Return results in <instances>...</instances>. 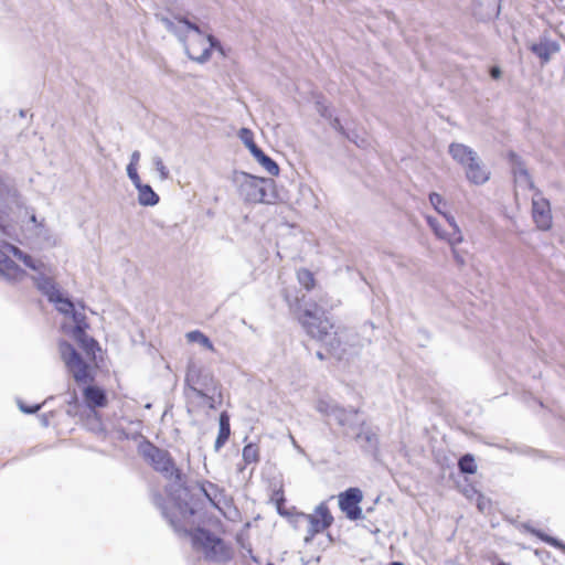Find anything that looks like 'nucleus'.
Wrapping results in <instances>:
<instances>
[{"label":"nucleus","mask_w":565,"mask_h":565,"mask_svg":"<svg viewBox=\"0 0 565 565\" xmlns=\"http://www.w3.org/2000/svg\"><path fill=\"white\" fill-rule=\"evenodd\" d=\"M324 312L319 309H306L301 319V323L307 333L318 341L322 342L329 353L337 360L347 359L348 355L355 353L352 350L355 343H349V329H334V324L329 318L323 317Z\"/></svg>","instance_id":"nucleus-1"},{"label":"nucleus","mask_w":565,"mask_h":565,"mask_svg":"<svg viewBox=\"0 0 565 565\" xmlns=\"http://www.w3.org/2000/svg\"><path fill=\"white\" fill-rule=\"evenodd\" d=\"M238 196L245 203H273L276 200L275 182L269 178L256 177L250 173L234 170L231 177Z\"/></svg>","instance_id":"nucleus-2"},{"label":"nucleus","mask_w":565,"mask_h":565,"mask_svg":"<svg viewBox=\"0 0 565 565\" xmlns=\"http://www.w3.org/2000/svg\"><path fill=\"white\" fill-rule=\"evenodd\" d=\"M58 352L65 367L77 384H87L94 381L90 365L84 361L73 344L66 340H61Z\"/></svg>","instance_id":"nucleus-3"},{"label":"nucleus","mask_w":565,"mask_h":565,"mask_svg":"<svg viewBox=\"0 0 565 565\" xmlns=\"http://www.w3.org/2000/svg\"><path fill=\"white\" fill-rule=\"evenodd\" d=\"M138 452L156 471L163 473L166 477L174 476L177 480H181V471L175 468L168 450L161 449L145 439L139 444Z\"/></svg>","instance_id":"nucleus-4"},{"label":"nucleus","mask_w":565,"mask_h":565,"mask_svg":"<svg viewBox=\"0 0 565 565\" xmlns=\"http://www.w3.org/2000/svg\"><path fill=\"white\" fill-rule=\"evenodd\" d=\"M185 385L196 396H207L209 392L216 394L218 392V382L215 380L213 373L205 367L190 362L185 373Z\"/></svg>","instance_id":"nucleus-5"},{"label":"nucleus","mask_w":565,"mask_h":565,"mask_svg":"<svg viewBox=\"0 0 565 565\" xmlns=\"http://www.w3.org/2000/svg\"><path fill=\"white\" fill-rule=\"evenodd\" d=\"M295 522H298L300 520H305L308 522V529L307 534L305 536V543H310L317 534L322 533L327 529H329L334 519L329 510V507L326 502L319 503L316 509L315 513L307 514L303 512H296Z\"/></svg>","instance_id":"nucleus-6"},{"label":"nucleus","mask_w":565,"mask_h":565,"mask_svg":"<svg viewBox=\"0 0 565 565\" xmlns=\"http://www.w3.org/2000/svg\"><path fill=\"white\" fill-rule=\"evenodd\" d=\"M316 408L320 414L334 419L337 424L342 427L354 428L359 424L358 408L347 409L337 403L324 398H320L317 402Z\"/></svg>","instance_id":"nucleus-7"},{"label":"nucleus","mask_w":565,"mask_h":565,"mask_svg":"<svg viewBox=\"0 0 565 565\" xmlns=\"http://www.w3.org/2000/svg\"><path fill=\"white\" fill-rule=\"evenodd\" d=\"M184 52L188 57L198 63H205L211 58L212 50L223 52L221 42L212 34L204 35V42H198V34L185 43Z\"/></svg>","instance_id":"nucleus-8"},{"label":"nucleus","mask_w":565,"mask_h":565,"mask_svg":"<svg viewBox=\"0 0 565 565\" xmlns=\"http://www.w3.org/2000/svg\"><path fill=\"white\" fill-rule=\"evenodd\" d=\"M532 221L539 230L545 231L551 228L553 223V214L550 201L540 192L532 191Z\"/></svg>","instance_id":"nucleus-9"},{"label":"nucleus","mask_w":565,"mask_h":565,"mask_svg":"<svg viewBox=\"0 0 565 565\" xmlns=\"http://www.w3.org/2000/svg\"><path fill=\"white\" fill-rule=\"evenodd\" d=\"M363 493L359 488H349L339 494V508L351 521L362 519V509L360 503Z\"/></svg>","instance_id":"nucleus-10"},{"label":"nucleus","mask_w":565,"mask_h":565,"mask_svg":"<svg viewBox=\"0 0 565 565\" xmlns=\"http://www.w3.org/2000/svg\"><path fill=\"white\" fill-rule=\"evenodd\" d=\"M509 160L514 180V194L519 200L521 195L526 196V192L530 190V172L515 152L509 153Z\"/></svg>","instance_id":"nucleus-11"},{"label":"nucleus","mask_w":565,"mask_h":565,"mask_svg":"<svg viewBox=\"0 0 565 565\" xmlns=\"http://www.w3.org/2000/svg\"><path fill=\"white\" fill-rule=\"evenodd\" d=\"M162 23L167 28L169 32L174 34L178 40L185 45L189 41L188 31H193L198 34V42H204V34L195 23L191 22L189 19L184 17L177 18V22L172 21L169 18H162Z\"/></svg>","instance_id":"nucleus-12"},{"label":"nucleus","mask_w":565,"mask_h":565,"mask_svg":"<svg viewBox=\"0 0 565 565\" xmlns=\"http://www.w3.org/2000/svg\"><path fill=\"white\" fill-rule=\"evenodd\" d=\"M170 495L182 518L188 519L196 513L194 499L189 487L183 484L173 486Z\"/></svg>","instance_id":"nucleus-13"},{"label":"nucleus","mask_w":565,"mask_h":565,"mask_svg":"<svg viewBox=\"0 0 565 565\" xmlns=\"http://www.w3.org/2000/svg\"><path fill=\"white\" fill-rule=\"evenodd\" d=\"M184 533L191 536L194 547L202 548L206 554H216L217 547L223 543L221 537L204 527H198L192 532L184 530Z\"/></svg>","instance_id":"nucleus-14"},{"label":"nucleus","mask_w":565,"mask_h":565,"mask_svg":"<svg viewBox=\"0 0 565 565\" xmlns=\"http://www.w3.org/2000/svg\"><path fill=\"white\" fill-rule=\"evenodd\" d=\"M473 15L482 21L498 18L501 11V0H473Z\"/></svg>","instance_id":"nucleus-15"},{"label":"nucleus","mask_w":565,"mask_h":565,"mask_svg":"<svg viewBox=\"0 0 565 565\" xmlns=\"http://www.w3.org/2000/svg\"><path fill=\"white\" fill-rule=\"evenodd\" d=\"M463 170L467 180L475 185L484 184L490 178V171L483 166L479 156L469 162Z\"/></svg>","instance_id":"nucleus-16"},{"label":"nucleus","mask_w":565,"mask_h":565,"mask_svg":"<svg viewBox=\"0 0 565 565\" xmlns=\"http://www.w3.org/2000/svg\"><path fill=\"white\" fill-rule=\"evenodd\" d=\"M361 430L356 434L355 440L360 443L365 454L375 455L379 451V436L371 428L365 427V422L360 423Z\"/></svg>","instance_id":"nucleus-17"},{"label":"nucleus","mask_w":565,"mask_h":565,"mask_svg":"<svg viewBox=\"0 0 565 565\" xmlns=\"http://www.w3.org/2000/svg\"><path fill=\"white\" fill-rule=\"evenodd\" d=\"M83 396L86 406L90 409L105 407L108 402L105 390L96 385H87Z\"/></svg>","instance_id":"nucleus-18"},{"label":"nucleus","mask_w":565,"mask_h":565,"mask_svg":"<svg viewBox=\"0 0 565 565\" xmlns=\"http://www.w3.org/2000/svg\"><path fill=\"white\" fill-rule=\"evenodd\" d=\"M448 152L450 157L462 168L478 156L472 148L460 142H451L448 147Z\"/></svg>","instance_id":"nucleus-19"},{"label":"nucleus","mask_w":565,"mask_h":565,"mask_svg":"<svg viewBox=\"0 0 565 565\" xmlns=\"http://www.w3.org/2000/svg\"><path fill=\"white\" fill-rule=\"evenodd\" d=\"M72 337L78 343L81 349L86 353V355L90 359L96 358V352L100 350L99 343L93 337L88 335L86 331L81 332L77 330V333H73Z\"/></svg>","instance_id":"nucleus-20"},{"label":"nucleus","mask_w":565,"mask_h":565,"mask_svg":"<svg viewBox=\"0 0 565 565\" xmlns=\"http://www.w3.org/2000/svg\"><path fill=\"white\" fill-rule=\"evenodd\" d=\"M152 501L156 504V507L161 511L162 516L169 522V524L173 527L175 532L183 531L179 520L175 518L174 514L170 513L168 511V508L166 505V500L163 495L160 492L152 493Z\"/></svg>","instance_id":"nucleus-21"},{"label":"nucleus","mask_w":565,"mask_h":565,"mask_svg":"<svg viewBox=\"0 0 565 565\" xmlns=\"http://www.w3.org/2000/svg\"><path fill=\"white\" fill-rule=\"evenodd\" d=\"M231 435L230 416L227 412H222L218 417V434L215 439L214 448L218 451L228 440Z\"/></svg>","instance_id":"nucleus-22"},{"label":"nucleus","mask_w":565,"mask_h":565,"mask_svg":"<svg viewBox=\"0 0 565 565\" xmlns=\"http://www.w3.org/2000/svg\"><path fill=\"white\" fill-rule=\"evenodd\" d=\"M1 249L6 250V254L10 258V255L12 254L15 256L19 260H21L25 267L38 270L36 262L33 259V257L23 250H21L15 245L9 244V243H2Z\"/></svg>","instance_id":"nucleus-23"},{"label":"nucleus","mask_w":565,"mask_h":565,"mask_svg":"<svg viewBox=\"0 0 565 565\" xmlns=\"http://www.w3.org/2000/svg\"><path fill=\"white\" fill-rule=\"evenodd\" d=\"M36 288L46 296L47 300L51 302L52 300H56V296L60 294L58 288L55 282L46 276H40L35 280Z\"/></svg>","instance_id":"nucleus-24"},{"label":"nucleus","mask_w":565,"mask_h":565,"mask_svg":"<svg viewBox=\"0 0 565 565\" xmlns=\"http://www.w3.org/2000/svg\"><path fill=\"white\" fill-rule=\"evenodd\" d=\"M138 191V203L142 206H154L159 203V195L153 191L151 185L141 184L137 188Z\"/></svg>","instance_id":"nucleus-25"},{"label":"nucleus","mask_w":565,"mask_h":565,"mask_svg":"<svg viewBox=\"0 0 565 565\" xmlns=\"http://www.w3.org/2000/svg\"><path fill=\"white\" fill-rule=\"evenodd\" d=\"M441 215L445 217L449 226L452 228V232L448 233L447 242L449 243L450 246L460 244L463 241V235L454 215H451L448 212H445Z\"/></svg>","instance_id":"nucleus-26"},{"label":"nucleus","mask_w":565,"mask_h":565,"mask_svg":"<svg viewBox=\"0 0 565 565\" xmlns=\"http://www.w3.org/2000/svg\"><path fill=\"white\" fill-rule=\"evenodd\" d=\"M205 487H207L206 500L213 508L221 510L220 504L224 499V490L213 482L205 484Z\"/></svg>","instance_id":"nucleus-27"},{"label":"nucleus","mask_w":565,"mask_h":565,"mask_svg":"<svg viewBox=\"0 0 565 565\" xmlns=\"http://www.w3.org/2000/svg\"><path fill=\"white\" fill-rule=\"evenodd\" d=\"M458 469L463 475H473L477 471V463L471 454L462 455L458 460Z\"/></svg>","instance_id":"nucleus-28"},{"label":"nucleus","mask_w":565,"mask_h":565,"mask_svg":"<svg viewBox=\"0 0 565 565\" xmlns=\"http://www.w3.org/2000/svg\"><path fill=\"white\" fill-rule=\"evenodd\" d=\"M270 175H278L279 174V166L278 163L267 156L265 152L258 156L257 159H255Z\"/></svg>","instance_id":"nucleus-29"},{"label":"nucleus","mask_w":565,"mask_h":565,"mask_svg":"<svg viewBox=\"0 0 565 565\" xmlns=\"http://www.w3.org/2000/svg\"><path fill=\"white\" fill-rule=\"evenodd\" d=\"M186 338L190 342H198L200 343L203 348L210 350V351H214V344L213 342L210 340L209 337H206L203 332H201L200 330H193V331H190L186 333Z\"/></svg>","instance_id":"nucleus-30"},{"label":"nucleus","mask_w":565,"mask_h":565,"mask_svg":"<svg viewBox=\"0 0 565 565\" xmlns=\"http://www.w3.org/2000/svg\"><path fill=\"white\" fill-rule=\"evenodd\" d=\"M51 302L55 303L56 310L63 315H71L75 310L74 303L68 298H64L61 292L56 296V300Z\"/></svg>","instance_id":"nucleus-31"},{"label":"nucleus","mask_w":565,"mask_h":565,"mask_svg":"<svg viewBox=\"0 0 565 565\" xmlns=\"http://www.w3.org/2000/svg\"><path fill=\"white\" fill-rule=\"evenodd\" d=\"M242 456L246 465L257 462L259 459L257 445L249 443L244 446Z\"/></svg>","instance_id":"nucleus-32"},{"label":"nucleus","mask_w":565,"mask_h":565,"mask_svg":"<svg viewBox=\"0 0 565 565\" xmlns=\"http://www.w3.org/2000/svg\"><path fill=\"white\" fill-rule=\"evenodd\" d=\"M70 316L72 317L73 322H74V328L72 330V334L77 333L78 328H79L81 332L87 331L89 326L86 321V317L84 313H82L75 309Z\"/></svg>","instance_id":"nucleus-33"},{"label":"nucleus","mask_w":565,"mask_h":565,"mask_svg":"<svg viewBox=\"0 0 565 565\" xmlns=\"http://www.w3.org/2000/svg\"><path fill=\"white\" fill-rule=\"evenodd\" d=\"M297 278L299 284L306 288L307 290H311L315 286V277L313 274L308 269H300L297 273Z\"/></svg>","instance_id":"nucleus-34"},{"label":"nucleus","mask_w":565,"mask_h":565,"mask_svg":"<svg viewBox=\"0 0 565 565\" xmlns=\"http://www.w3.org/2000/svg\"><path fill=\"white\" fill-rule=\"evenodd\" d=\"M425 220H426L428 226L431 228V231L438 238L447 241L448 233L441 228V226L436 217H434L431 215H427L425 217Z\"/></svg>","instance_id":"nucleus-35"},{"label":"nucleus","mask_w":565,"mask_h":565,"mask_svg":"<svg viewBox=\"0 0 565 565\" xmlns=\"http://www.w3.org/2000/svg\"><path fill=\"white\" fill-rule=\"evenodd\" d=\"M429 202L431 204V206L434 207V210L438 213V214H443L445 213L446 211L444 210V207L447 205L445 199L437 192H430L429 193Z\"/></svg>","instance_id":"nucleus-36"},{"label":"nucleus","mask_w":565,"mask_h":565,"mask_svg":"<svg viewBox=\"0 0 565 565\" xmlns=\"http://www.w3.org/2000/svg\"><path fill=\"white\" fill-rule=\"evenodd\" d=\"M237 136L248 150L256 145V142L254 141V134L249 128H241L238 130Z\"/></svg>","instance_id":"nucleus-37"},{"label":"nucleus","mask_w":565,"mask_h":565,"mask_svg":"<svg viewBox=\"0 0 565 565\" xmlns=\"http://www.w3.org/2000/svg\"><path fill=\"white\" fill-rule=\"evenodd\" d=\"M53 397L51 396L47 399H45L42 404H33V405H26L21 399H18V407L24 414H30V415L35 414L43 407V405H45Z\"/></svg>","instance_id":"nucleus-38"},{"label":"nucleus","mask_w":565,"mask_h":565,"mask_svg":"<svg viewBox=\"0 0 565 565\" xmlns=\"http://www.w3.org/2000/svg\"><path fill=\"white\" fill-rule=\"evenodd\" d=\"M153 166L156 170L158 171L161 180H167L170 177V172L168 168L164 166L163 160L156 156L153 157Z\"/></svg>","instance_id":"nucleus-39"},{"label":"nucleus","mask_w":565,"mask_h":565,"mask_svg":"<svg viewBox=\"0 0 565 565\" xmlns=\"http://www.w3.org/2000/svg\"><path fill=\"white\" fill-rule=\"evenodd\" d=\"M472 492L476 494V502H477L478 510L482 513L488 511L490 508V501L482 493L477 491L476 489H472Z\"/></svg>","instance_id":"nucleus-40"},{"label":"nucleus","mask_w":565,"mask_h":565,"mask_svg":"<svg viewBox=\"0 0 565 565\" xmlns=\"http://www.w3.org/2000/svg\"><path fill=\"white\" fill-rule=\"evenodd\" d=\"M126 171H127L128 178L130 179V181L132 182V184L135 185L136 189L138 186H140L141 184H143L138 174L137 167H134L132 164H128L126 168Z\"/></svg>","instance_id":"nucleus-41"},{"label":"nucleus","mask_w":565,"mask_h":565,"mask_svg":"<svg viewBox=\"0 0 565 565\" xmlns=\"http://www.w3.org/2000/svg\"><path fill=\"white\" fill-rule=\"evenodd\" d=\"M199 397L203 398L211 409H215L216 408V404L221 403V401H222V395H221V391L220 390H218V392L216 394H213L212 392H209L207 396H199Z\"/></svg>","instance_id":"nucleus-42"},{"label":"nucleus","mask_w":565,"mask_h":565,"mask_svg":"<svg viewBox=\"0 0 565 565\" xmlns=\"http://www.w3.org/2000/svg\"><path fill=\"white\" fill-rule=\"evenodd\" d=\"M532 534H535L537 537H540L541 540L547 542L548 544L562 550L565 552V544H563L562 542H559L558 540L552 537V536H547V535H544L542 534L541 532H534L532 530Z\"/></svg>","instance_id":"nucleus-43"},{"label":"nucleus","mask_w":565,"mask_h":565,"mask_svg":"<svg viewBox=\"0 0 565 565\" xmlns=\"http://www.w3.org/2000/svg\"><path fill=\"white\" fill-rule=\"evenodd\" d=\"M349 141L353 142L358 147H363L365 145V140L360 138L359 134L355 130H348L344 136Z\"/></svg>","instance_id":"nucleus-44"},{"label":"nucleus","mask_w":565,"mask_h":565,"mask_svg":"<svg viewBox=\"0 0 565 565\" xmlns=\"http://www.w3.org/2000/svg\"><path fill=\"white\" fill-rule=\"evenodd\" d=\"M317 110L321 117L328 120H330L333 117L331 108L322 103H317Z\"/></svg>","instance_id":"nucleus-45"},{"label":"nucleus","mask_w":565,"mask_h":565,"mask_svg":"<svg viewBox=\"0 0 565 565\" xmlns=\"http://www.w3.org/2000/svg\"><path fill=\"white\" fill-rule=\"evenodd\" d=\"M330 126L337 131L339 132L341 136H344V134H347L348 129H345L343 127V125L341 124L340 119L338 117H332L330 120Z\"/></svg>","instance_id":"nucleus-46"},{"label":"nucleus","mask_w":565,"mask_h":565,"mask_svg":"<svg viewBox=\"0 0 565 565\" xmlns=\"http://www.w3.org/2000/svg\"><path fill=\"white\" fill-rule=\"evenodd\" d=\"M451 253L455 262L458 266H463L466 260L465 257L460 254V252L456 248V245L451 246Z\"/></svg>","instance_id":"nucleus-47"},{"label":"nucleus","mask_w":565,"mask_h":565,"mask_svg":"<svg viewBox=\"0 0 565 565\" xmlns=\"http://www.w3.org/2000/svg\"><path fill=\"white\" fill-rule=\"evenodd\" d=\"M273 500L275 501L276 505L277 504H285L286 499L284 497V492L282 491H275Z\"/></svg>","instance_id":"nucleus-48"},{"label":"nucleus","mask_w":565,"mask_h":565,"mask_svg":"<svg viewBox=\"0 0 565 565\" xmlns=\"http://www.w3.org/2000/svg\"><path fill=\"white\" fill-rule=\"evenodd\" d=\"M489 74L490 76L493 78V79H499L501 77V70L499 66L494 65V66H491L490 70H489Z\"/></svg>","instance_id":"nucleus-49"},{"label":"nucleus","mask_w":565,"mask_h":565,"mask_svg":"<svg viewBox=\"0 0 565 565\" xmlns=\"http://www.w3.org/2000/svg\"><path fill=\"white\" fill-rule=\"evenodd\" d=\"M140 160V152L138 150H135L130 156V161L128 164H132L134 167H137Z\"/></svg>","instance_id":"nucleus-50"},{"label":"nucleus","mask_w":565,"mask_h":565,"mask_svg":"<svg viewBox=\"0 0 565 565\" xmlns=\"http://www.w3.org/2000/svg\"><path fill=\"white\" fill-rule=\"evenodd\" d=\"M211 481L204 480L198 482V488L200 489L201 493L206 498L207 493V487L205 484H209Z\"/></svg>","instance_id":"nucleus-51"},{"label":"nucleus","mask_w":565,"mask_h":565,"mask_svg":"<svg viewBox=\"0 0 565 565\" xmlns=\"http://www.w3.org/2000/svg\"><path fill=\"white\" fill-rule=\"evenodd\" d=\"M250 154L254 157V159H257L259 154H262L264 151L262 148H259L257 145L252 147L249 149Z\"/></svg>","instance_id":"nucleus-52"},{"label":"nucleus","mask_w":565,"mask_h":565,"mask_svg":"<svg viewBox=\"0 0 565 565\" xmlns=\"http://www.w3.org/2000/svg\"><path fill=\"white\" fill-rule=\"evenodd\" d=\"M50 416H51V413L50 414H42L40 416V420H41V424L43 427H47L50 425Z\"/></svg>","instance_id":"nucleus-53"},{"label":"nucleus","mask_w":565,"mask_h":565,"mask_svg":"<svg viewBox=\"0 0 565 565\" xmlns=\"http://www.w3.org/2000/svg\"><path fill=\"white\" fill-rule=\"evenodd\" d=\"M285 504H277L276 505V509H277V513L281 516H286V515H289L288 511L285 510L284 508Z\"/></svg>","instance_id":"nucleus-54"},{"label":"nucleus","mask_w":565,"mask_h":565,"mask_svg":"<svg viewBox=\"0 0 565 565\" xmlns=\"http://www.w3.org/2000/svg\"><path fill=\"white\" fill-rule=\"evenodd\" d=\"M285 504H277L276 505V509H277V513L281 516H286V515H289L288 511L285 510L284 508Z\"/></svg>","instance_id":"nucleus-55"},{"label":"nucleus","mask_w":565,"mask_h":565,"mask_svg":"<svg viewBox=\"0 0 565 565\" xmlns=\"http://www.w3.org/2000/svg\"><path fill=\"white\" fill-rule=\"evenodd\" d=\"M472 489L473 488H470V489H466L465 490V495L469 499H473L476 497V494L472 492Z\"/></svg>","instance_id":"nucleus-56"},{"label":"nucleus","mask_w":565,"mask_h":565,"mask_svg":"<svg viewBox=\"0 0 565 565\" xmlns=\"http://www.w3.org/2000/svg\"><path fill=\"white\" fill-rule=\"evenodd\" d=\"M316 356H317L319 360H324V359H326L324 354H323L321 351H318V352L316 353Z\"/></svg>","instance_id":"nucleus-57"},{"label":"nucleus","mask_w":565,"mask_h":565,"mask_svg":"<svg viewBox=\"0 0 565 565\" xmlns=\"http://www.w3.org/2000/svg\"><path fill=\"white\" fill-rule=\"evenodd\" d=\"M30 221H31L32 223H34V224H38L36 215H35V214H32V215L30 216Z\"/></svg>","instance_id":"nucleus-58"},{"label":"nucleus","mask_w":565,"mask_h":565,"mask_svg":"<svg viewBox=\"0 0 565 565\" xmlns=\"http://www.w3.org/2000/svg\"><path fill=\"white\" fill-rule=\"evenodd\" d=\"M366 328L374 329V326H373L372 322H365L364 326H363V329H366Z\"/></svg>","instance_id":"nucleus-59"},{"label":"nucleus","mask_w":565,"mask_h":565,"mask_svg":"<svg viewBox=\"0 0 565 565\" xmlns=\"http://www.w3.org/2000/svg\"><path fill=\"white\" fill-rule=\"evenodd\" d=\"M291 441L294 444V446L299 450V451H302L301 447L297 445L295 438L291 436Z\"/></svg>","instance_id":"nucleus-60"},{"label":"nucleus","mask_w":565,"mask_h":565,"mask_svg":"<svg viewBox=\"0 0 565 565\" xmlns=\"http://www.w3.org/2000/svg\"><path fill=\"white\" fill-rule=\"evenodd\" d=\"M20 116H21V117H25V116H26V110L21 109V110H20Z\"/></svg>","instance_id":"nucleus-61"},{"label":"nucleus","mask_w":565,"mask_h":565,"mask_svg":"<svg viewBox=\"0 0 565 565\" xmlns=\"http://www.w3.org/2000/svg\"><path fill=\"white\" fill-rule=\"evenodd\" d=\"M390 565H404L402 562H392Z\"/></svg>","instance_id":"nucleus-62"},{"label":"nucleus","mask_w":565,"mask_h":565,"mask_svg":"<svg viewBox=\"0 0 565 565\" xmlns=\"http://www.w3.org/2000/svg\"><path fill=\"white\" fill-rule=\"evenodd\" d=\"M523 526H524V529H525L526 531H530V524H529V523H524V524H523Z\"/></svg>","instance_id":"nucleus-63"},{"label":"nucleus","mask_w":565,"mask_h":565,"mask_svg":"<svg viewBox=\"0 0 565 565\" xmlns=\"http://www.w3.org/2000/svg\"><path fill=\"white\" fill-rule=\"evenodd\" d=\"M497 565H509V564L504 563V562H499Z\"/></svg>","instance_id":"nucleus-64"}]
</instances>
